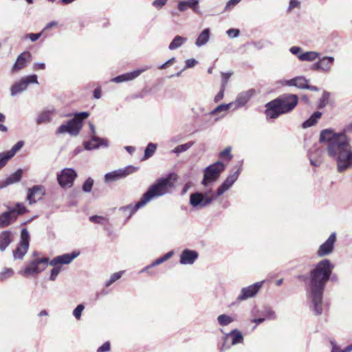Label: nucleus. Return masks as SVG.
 Here are the masks:
<instances>
[{
  "label": "nucleus",
  "mask_w": 352,
  "mask_h": 352,
  "mask_svg": "<svg viewBox=\"0 0 352 352\" xmlns=\"http://www.w3.org/2000/svg\"><path fill=\"white\" fill-rule=\"evenodd\" d=\"M347 133H352V122L340 133L325 129L320 133V142L327 143V153L336 162L338 173H343L352 166V149L349 138L346 135Z\"/></svg>",
  "instance_id": "f257e3e1"
},
{
  "label": "nucleus",
  "mask_w": 352,
  "mask_h": 352,
  "mask_svg": "<svg viewBox=\"0 0 352 352\" xmlns=\"http://www.w3.org/2000/svg\"><path fill=\"white\" fill-rule=\"evenodd\" d=\"M334 265L329 259L324 258L317 263L310 271L309 277L308 298L309 309L316 316L322 314L323 296L328 281H338V276L333 274Z\"/></svg>",
  "instance_id": "f03ea898"
},
{
  "label": "nucleus",
  "mask_w": 352,
  "mask_h": 352,
  "mask_svg": "<svg viewBox=\"0 0 352 352\" xmlns=\"http://www.w3.org/2000/svg\"><path fill=\"white\" fill-rule=\"evenodd\" d=\"M177 179V174L173 172L170 173L166 177H160L152 184L135 205L129 204L120 207L119 211L122 212V216L126 217L125 223L138 209L145 206L153 199L167 194L169 189L173 187V182Z\"/></svg>",
  "instance_id": "7ed1b4c3"
},
{
  "label": "nucleus",
  "mask_w": 352,
  "mask_h": 352,
  "mask_svg": "<svg viewBox=\"0 0 352 352\" xmlns=\"http://www.w3.org/2000/svg\"><path fill=\"white\" fill-rule=\"evenodd\" d=\"M80 255L79 251H73L70 253H65L53 258L51 261L48 257L37 258L32 260L23 270L19 273L23 276L38 274L45 270L50 264L54 266L51 270L49 279L54 281L60 272L61 267L58 265H67L71 263L76 257Z\"/></svg>",
  "instance_id": "20e7f679"
},
{
  "label": "nucleus",
  "mask_w": 352,
  "mask_h": 352,
  "mask_svg": "<svg viewBox=\"0 0 352 352\" xmlns=\"http://www.w3.org/2000/svg\"><path fill=\"white\" fill-rule=\"evenodd\" d=\"M298 103V97L296 94H283L271 100L265 104V114L267 118L276 119L282 114L292 111Z\"/></svg>",
  "instance_id": "39448f33"
},
{
  "label": "nucleus",
  "mask_w": 352,
  "mask_h": 352,
  "mask_svg": "<svg viewBox=\"0 0 352 352\" xmlns=\"http://www.w3.org/2000/svg\"><path fill=\"white\" fill-rule=\"evenodd\" d=\"M89 116L87 111L76 113L74 117L62 124L56 129V134L69 133L72 136H77L81 131L83 121Z\"/></svg>",
  "instance_id": "423d86ee"
},
{
  "label": "nucleus",
  "mask_w": 352,
  "mask_h": 352,
  "mask_svg": "<svg viewBox=\"0 0 352 352\" xmlns=\"http://www.w3.org/2000/svg\"><path fill=\"white\" fill-rule=\"evenodd\" d=\"M28 210L21 202H17L13 207H8V210L0 214V229L8 227L16 221L19 215L25 214Z\"/></svg>",
  "instance_id": "0eeeda50"
},
{
  "label": "nucleus",
  "mask_w": 352,
  "mask_h": 352,
  "mask_svg": "<svg viewBox=\"0 0 352 352\" xmlns=\"http://www.w3.org/2000/svg\"><path fill=\"white\" fill-rule=\"evenodd\" d=\"M218 196L213 193L212 190L207 192H195L190 194L189 204L195 209H202L210 205Z\"/></svg>",
  "instance_id": "6e6552de"
},
{
  "label": "nucleus",
  "mask_w": 352,
  "mask_h": 352,
  "mask_svg": "<svg viewBox=\"0 0 352 352\" xmlns=\"http://www.w3.org/2000/svg\"><path fill=\"white\" fill-rule=\"evenodd\" d=\"M225 168L226 165L221 161H217L206 167L204 170L201 184L206 187L210 184L216 182L225 170Z\"/></svg>",
  "instance_id": "1a4fd4ad"
},
{
  "label": "nucleus",
  "mask_w": 352,
  "mask_h": 352,
  "mask_svg": "<svg viewBox=\"0 0 352 352\" xmlns=\"http://www.w3.org/2000/svg\"><path fill=\"white\" fill-rule=\"evenodd\" d=\"M30 236L27 228L21 230L20 241L15 250L12 252L14 260H22L27 254L30 247Z\"/></svg>",
  "instance_id": "9d476101"
},
{
  "label": "nucleus",
  "mask_w": 352,
  "mask_h": 352,
  "mask_svg": "<svg viewBox=\"0 0 352 352\" xmlns=\"http://www.w3.org/2000/svg\"><path fill=\"white\" fill-rule=\"evenodd\" d=\"M77 172L72 168H65L57 173V182L61 188H71L73 186L76 177Z\"/></svg>",
  "instance_id": "9b49d317"
},
{
  "label": "nucleus",
  "mask_w": 352,
  "mask_h": 352,
  "mask_svg": "<svg viewBox=\"0 0 352 352\" xmlns=\"http://www.w3.org/2000/svg\"><path fill=\"white\" fill-rule=\"evenodd\" d=\"M30 84H38V76L36 74H31L21 78L18 82L14 83L11 88L10 92L12 96L24 91L27 89Z\"/></svg>",
  "instance_id": "f8f14e48"
},
{
  "label": "nucleus",
  "mask_w": 352,
  "mask_h": 352,
  "mask_svg": "<svg viewBox=\"0 0 352 352\" xmlns=\"http://www.w3.org/2000/svg\"><path fill=\"white\" fill-rule=\"evenodd\" d=\"M89 128L91 132V138L89 141L84 142L83 146L84 149L87 151H91L93 149H97L100 147H108L109 142L107 139L100 138L96 135V129L93 123H89Z\"/></svg>",
  "instance_id": "ddd939ff"
},
{
  "label": "nucleus",
  "mask_w": 352,
  "mask_h": 352,
  "mask_svg": "<svg viewBox=\"0 0 352 352\" xmlns=\"http://www.w3.org/2000/svg\"><path fill=\"white\" fill-rule=\"evenodd\" d=\"M138 168V167L129 165L123 168H119L118 170L107 173L104 175V182L106 183H109L125 178L128 175L136 172Z\"/></svg>",
  "instance_id": "4468645a"
},
{
  "label": "nucleus",
  "mask_w": 352,
  "mask_h": 352,
  "mask_svg": "<svg viewBox=\"0 0 352 352\" xmlns=\"http://www.w3.org/2000/svg\"><path fill=\"white\" fill-rule=\"evenodd\" d=\"M241 173V165L239 166L238 169L233 173L229 175L217 189L216 195L218 197L221 196L226 191L229 190L235 182L238 179L239 175Z\"/></svg>",
  "instance_id": "2eb2a0df"
},
{
  "label": "nucleus",
  "mask_w": 352,
  "mask_h": 352,
  "mask_svg": "<svg viewBox=\"0 0 352 352\" xmlns=\"http://www.w3.org/2000/svg\"><path fill=\"white\" fill-rule=\"evenodd\" d=\"M263 281L256 282L248 287H243L241 294L238 296L236 300L243 301L254 297L263 286Z\"/></svg>",
  "instance_id": "dca6fc26"
},
{
  "label": "nucleus",
  "mask_w": 352,
  "mask_h": 352,
  "mask_svg": "<svg viewBox=\"0 0 352 352\" xmlns=\"http://www.w3.org/2000/svg\"><path fill=\"white\" fill-rule=\"evenodd\" d=\"M256 95L254 89H250L247 91L240 92L234 101L232 102L233 110H236L244 107L250 99Z\"/></svg>",
  "instance_id": "f3484780"
},
{
  "label": "nucleus",
  "mask_w": 352,
  "mask_h": 352,
  "mask_svg": "<svg viewBox=\"0 0 352 352\" xmlns=\"http://www.w3.org/2000/svg\"><path fill=\"white\" fill-rule=\"evenodd\" d=\"M336 241V233L332 232L329 238L320 245L317 251V255L319 257H324L331 254L333 251Z\"/></svg>",
  "instance_id": "a211bd4d"
},
{
  "label": "nucleus",
  "mask_w": 352,
  "mask_h": 352,
  "mask_svg": "<svg viewBox=\"0 0 352 352\" xmlns=\"http://www.w3.org/2000/svg\"><path fill=\"white\" fill-rule=\"evenodd\" d=\"M334 60V57L333 56H325L319 58L318 60L311 66V69L317 72H328L331 70Z\"/></svg>",
  "instance_id": "6ab92c4d"
},
{
  "label": "nucleus",
  "mask_w": 352,
  "mask_h": 352,
  "mask_svg": "<svg viewBox=\"0 0 352 352\" xmlns=\"http://www.w3.org/2000/svg\"><path fill=\"white\" fill-rule=\"evenodd\" d=\"M45 195V188L42 185H34L28 190L27 201L30 204H35L41 200Z\"/></svg>",
  "instance_id": "aec40b11"
},
{
  "label": "nucleus",
  "mask_w": 352,
  "mask_h": 352,
  "mask_svg": "<svg viewBox=\"0 0 352 352\" xmlns=\"http://www.w3.org/2000/svg\"><path fill=\"white\" fill-rule=\"evenodd\" d=\"M309 80L303 76H296L289 80H283L280 81L282 85L289 87H295L300 89H305L307 87Z\"/></svg>",
  "instance_id": "412c9836"
},
{
  "label": "nucleus",
  "mask_w": 352,
  "mask_h": 352,
  "mask_svg": "<svg viewBox=\"0 0 352 352\" xmlns=\"http://www.w3.org/2000/svg\"><path fill=\"white\" fill-rule=\"evenodd\" d=\"M32 54L29 51L21 53L16 58L14 64L12 66V72H16L23 69L28 61L31 60Z\"/></svg>",
  "instance_id": "4be33fe9"
},
{
  "label": "nucleus",
  "mask_w": 352,
  "mask_h": 352,
  "mask_svg": "<svg viewBox=\"0 0 352 352\" xmlns=\"http://www.w3.org/2000/svg\"><path fill=\"white\" fill-rule=\"evenodd\" d=\"M199 254L197 251L185 249L180 254V263L182 265H192L197 259Z\"/></svg>",
  "instance_id": "5701e85b"
},
{
  "label": "nucleus",
  "mask_w": 352,
  "mask_h": 352,
  "mask_svg": "<svg viewBox=\"0 0 352 352\" xmlns=\"http://www.w3.org/2000/svg\"><path fill=\"white\" fill-rule=\"evenodd\" d=\"M322 153V150L316 147L309 151L308 157L312 166L318 167L322 164L323 162Z\"/></svg>",
  "instance_id": "b1692460"
},
{
  "label": "nucleus",
  "mask_w": 352,
  "mask_h": 352,
  "mask_svg": "<svg viewBox=\"0 0 352 352\" xmlns=\"http://www.w3.org/2000/svg\"><path fill=\"white\" fill-rule=\"evenodd\" d=\"M14 232L10 230L0 232V251L4 252L14 241Z\"/></svg>",
  "instance_id": "393cba45"
},
{
  "label": "nucleus",
  "mask_w": 352,
  "mask_h": 352,
  "mask_svg": "<svg viewBox=\"0 0 352 352\" xmlns=\"http://www.w3.org/2000/svg\"><path fill=\"white\" fill-rule=\"evenodd\" d=\"M144 72V69H137L131 72H127L123 74L118 75L111 79L112 82L116 83H120L123 82H126L129 80H132L139 76L142 72Z\"/></svg>",
  "instance_id": "a878e982"
},
{
  "label": "nucleus",
  "mask_w": 352,
  "mask_h": 352,
  "mask_svg": "<svg viewBox=\"0 0 352 352\" xmlns=\"http://www.w3.org/2000/svg\"><path fill=\"white\" fill-rule=\"evenodd\" d=\"M23 170L21 168L17 169L14 173L8 176L5 180L0 182V188H6V186L19 182L22 177Z\"/></svg>",
  "instance_id": "bb28decb"
},
{
  "label": "nucleus",
  "mask_w": 352,
  "mask_h": 352,
  "mask_svg": "<svg viewBox=\"0 0 352 352\" xmlns=\"http://www.w3.org/2000/svg\"><path fill=\"white\" fill-rule=\"evenodd\" d=\"M197 0H184L179 1L177 8L180 12H184L188 8H191L194 12H197L198 8Z\"/></svg>",
  "instance_id": "cd10ccee"
},
{
  "label": "nucleus",
  "mask_w": 352,
  "mask_h": 352,
  "mask_svg": "<svg viewBox=\"0 0 352 352\" xmlns=\"http://www.w3.org/2000/svg\"><path fill=\"white\" fill-rule=\"evenodd\" d=\"M322 115V112L318 111H315L308 119L302 123V128L307 129L314 126L318 122V120L321 118Z\"/></svg>",
  "instance_id": "c85d7f7f"
},
{
  "label": "nucleus",
  "mask_w": 352,
  "mask_h": 352,
  "mask_svg": "<svg viewBox=\"0 0 352 352\" xmlns=\"http://www.w3.org/2000/svg\"><path fill=\"white\" fill-rule=\"evenodd\" d=\"M210 30L209 28H205L198 36L195 41V45L197 47H201L206 45L210 39Z\"/></svg>",
  "instance_id": "c756f323"
},
{
  "label": "nucleus",
  "mask_w": 352,
  "mask_h": 352,
  "mask_svg": "<svg viewBox=\"0 0 352 352\" xmlns=\"http://www.w3.org/2000/svg\"><path fill=\"white\" fill-rule=\"evenodd\" d=\"M228 335H230V337L232 338L231 345H236L243 342V336L242 333L237 329L232 330L228 333Z\"/></svg>",
  "instance_id": "7c9ffc66"
},
{
  "label": "nucleus",
  "mask_w": 352,
  "mask_h": 352,
  "mask_svg": "<svg viewBox=\"0 0 352 352\" xmlns=\"http://www.w3.org/2000/svg\"><path fill=\"white\" fill-rule=\"evenodd\" d=\"M187 38L186 37H183L179 35H177L174 37L173 41L170 43L168 45V49L170 50H173L181 47L184 43H186Z\"/></svg>",
  "instance_id": "2f4dec72"
},
{
  "label": "nucleus",
  "mask_w": 352,
  "mask_h": 352,
  "mask_svg": "<svg viewBox=\"0 0 352 352\" xmlns=\"http://www.w3.org/2000/svg\"><path fill=\"white\" fill-rule=\"evenodd\" d=\"M320 56V53L309 51L303 52L298 56V59L301 61H314Z\"/></svg>",
  "instance_id": "473e14b6"
},
{
  "label": "nucleus",
  "mask_w": 352,
  "mask_h": 352,
  "mask_svg": "<svg viewBox=\"0 0 352 352\" xmlns=\"http://www.w3.org/2000/svg\"><path fill=\"white\" fill-rule=\"evenodd\" d=\"M51 119L50 112L49 111H43L38 115L36 119V122L38 125H40L50 122Z\"/></svg>",
  "instance_id": "72a5a7b5"
},
{
  "label": "nucleus",
  "mask_w": 352,
  "mask_h": 352,
  "mask_svg": "<svg viewBox=\"0 0 352 352\" xmlns=\"http://www.w3.org/2000/svg\"><path fill=\"white\" fill-rule=\"evenodd\" d=\"M157 149V144L153 142H150L147 144L146 147L144 149V157H142V160H146L148 158H150L151 156L153 155L155 151Z\"/></svg>",
  "instance_id": "f704fd0d"
},
{
  "label": "nucleus",
  "mask_w": 352,
  "mask_h": 352,
  "mask_svg": "<svg viewBox=\"0 0 352 352\" xmlns=\"http://www.w3.org/2000/svg\"><path fill=\"white\" fill-rule=\"evenodd\" d=\"M233 109V104H232V102L228 104H221L218 105L216 108H214L212 111H211L209 114L210 116H214L215 114H217L221 112H226L230 109Z\"/></svg>",
  "instance_id": "c9c22d12"
},
{
  "label": "nucleus",
  "mask_w": 352,
  "mask_h": 352,
  "mask_svg": "<svg viewBox=\"0 0 352 352\" xmlns=\"http://www.w3.org/2000/svg\"><path fill=\"white\" fill-rule=\"evenodd\" d=\"M24 142L20 140L17 142L10 151H4V153L10 158V160L14 156L16 153L19 151L23 146Z\"/></svg>",
  "instance_id": "e433bc0d"
},
{
  "label": "nucleus",
  "mask_w": 352,
  "mask_h": 352,
  "mask_svg": "<svg viewBox=\"0 0 352 352\" xmlns=\"http://www.w3.org/2000/svg\"><path fill=\"white\" fill-rule=\"evenodd\" d=\"M330 95L331 94L329 92L327 91H323L322 95L320 98L317 105L318 109H323L324 107H326L329 100Z\"/></svg>",
  "instance_id": "4c0bfd02"
},
{
  "label": "nucleus",
  "mask_w": 352,
  "mask_h": 352,
  "mask_svg": "<svg viewBox=\"0 0 352 352\" xmlns=\"http://www.w3.org/2000/svg\"><path fill=\"white\" fill-rule=\"evenodd\" d=\"M193 144V142H188L186 144L178 145L172 151V152L177 155H179L181 153L186 151L188 149L192 147Z\"/></svg>",
  "instance_id": "58836bf2"
},
{
  "label": "nucleus",
  "mask_w": 352,
  "mask_h": 352,
  "mask_svg": "<svg viewBox=\"0 0 352 352\" xmlns=\"http://www.w3.org/2000/svg\"><path fill=\"white\" fill-rule=\"evenodd\" d=\"M217 321L221 326H227L234 321L233 318L226 314H221L217 317Z\"/></svg>",
  "instance_id": "ea45409f"
},
{
  "label": "nucleus",
  "mask_w": 352,
  "mask_h": 352,
  "mask_svg": "<svg viewBox=\"0 0 352 352\" xmlns=\"http://www.w3.org/2000/svg\"><path fill=\"white\" fill-rule=\"evenodd\" d=\"M173 254H174L173 250L169 251L168 252L164 254L162 256L157 258L155 261L152 262V266H157V265H159L163 263L166 261L170 258Z\"/></svg>",
  "instance_id": "a19ab883"
},
{
  "label": "nucleus",
  "mask_w": 352,
  "mask_h": 352,
  "mask_svg": "<svg viewBox=\"0 0 352 352\" xmlns=\"http://www.w3.org/2000/svg\"><path fill=\"white\" fill-rule=\"evenodd\" d=\"M262 315L265 316V320H275L276 314L275 311L270 307H265L262 311Z\"/></svg>",
  "instance_id": "79ce46f5"
},
{
  "label": "nucleus",
  "mask_w": 352,
  "mask_h": 352,
  "mask_svg": "<svg viewBox=\"0 0 352 352\" xmlns=\"http://www.w3.org/2000/svg\"><path fill=\"white\" fill-rule=\"evenodd\" d=\"M123 273H124L123 271H120V272H116V273L111 274V276H110V278L105 282L104 285L107 287H109L113 283H115L116 280H119L122 277Z\"/></svg>",
  "instance_id": "37998d69"
},
{
  "label": "nucleus",
  "mask_w": 352,
  "mask_h": 352,
  "mask_svg": "<svg viewBox=\"0 0 352 352\" xmlns=\"http://www.w3.org/2000/svg\"><path fill=\"white\" fill-rule=\"evenodd\" d=\"M94 179L91 177H88L82 184V190L84 192H91L94 186Z\"/></svg>",
  "instance_id": "c03bdc74"
},
{
  "label": "nucleus",
  "mask_w": 352,
  "mask_h": 352,
  "mask_svg": "<svg viewBox=\"0 0 352 352\" xmlns=\"http://www.w3.org/2000/svg\"><path fill=\"white\" fill-rule=\"evenodd\" d=\"M14 274V270L12 268H4V270L0 272V281L3 282L8 278L12 276Z\"/></svg>",
  "instance_id": "a18cd8bd"
},
{
  "label": "nucleus",
  "mask_w": 352,
  "mask_h": 352,
  "mask_svg": "<svg viewBox=\"0 0 352 352\" xmlns=\"http://www.w3.org/2000/svg\"><path fill=\"white\" fill-rule=\"evenodd\" d=\"M85 309V305L83 304H79L73 311V316L77 320H80L82 316V312Z\"/></svg>",
  "instance_id": "49530a36"
},
{
  "label": "nucleus",
  "mask_w": 352,
  "mask_h": 352,
  "mask_svg": "<svg viewBox=\"0 0 352 352\" xmlns=\"http://www.w3.org/2000/svg\"><path fill=\"white\" fill-rule=\"evenodd\" d=\"M106 219L102 216L92 215L89 217V221L94 223L103 224Z\"/></svg>",
  "instance_id": "de8ad7c7"
},
{
  "label": "nucleus",
  "mask_w": 352,
  "mask_h": 352,
  "mask_svg": "<svg viewBox=\"0 0 352 352\" xmlns=\"http://www.w3.org/2000/svg\"><path fill=\"white\" fill-rule=\"evenodd\" d=\"M241 1V0H229L224 8L223 12H227L232 10Z\"/></svg>",
  "instance_id": "09e8293b"
},
{
  "label": "nucleus",
  "mask_w": 352,
  "mask_h": 352,
  "mask_svg": "<svg viewBox=\"0 0 352 352\" xmlns=\"http://www.w3.org/2000/svg\"><path fill=\"white\" fill-rule=\"evenodd\" d=\"M232 72H223L221 73V86L226 87L228 83V81L230 76H232Z\"/></svg>",
  "instance_id": "8fccbe9b"
},
{
  "label": "nucleus",
  "mask_w": 352,
  "mask_h": 352,
  "mask_svg": "<svg viewBox=\"0 0 352 352\" xmlns=\"http://www.w3.org/2000/svg\"><path fill=\"white\" fill-rule=\"evenodd\" d=\"M231 148L227 147L223 151L220 152L219 157L221 158L227 157L229 160L232 158V155L230 154Z\"/></svg>",
  "instance_id": "3c124183"
},
{
  "label": "nucleus",
  "mask_w": 352,
  "mask_h": 352,
  "mask_svg": "<svg viewBox=\"0 0 352 352\" xmlns=\"http://www.w3.org/2000/svg\"><path fill=\"white\" fill-rule=\"evenodd\" d=\"M111 349V344L109 341L103 343L98 349L97 352H108Z\"/></svg>",
  "instance_id": "603ef678"
},
{
  "label": "nucleus",
  "mask_w": 352,
  "mask_h": 352,
  "mask_svg": "<svg viewBox=\"0 0 352 352\" xmlns=\"http://www.w3.org/2000/svg\"><path fill=\"white\" fill-rule=\"evenodd\" d=\"M226 33L230 38H234L239 35L240 30L236 28H230L227 30Z\"/></svg>",
  "instance_id": "864d4df0"
},
{
  "label": "nucleus",
  "mask_w": 352,
  "mask_h": 352,
  "mask_svg": "<svg viewBox=\"0 0 352 352\" xmlns=\"http://www.w3.org/2000/svg\"><path fill=\"white\" fill-rule=\"evenodd\" d=\"M42 33L43 31L39 33H29L25 35V38H29L31 41L34 42L41 36Z\"/></svg>",
  "instance_id": "5fc2aeb1"
},
{
  "label": "nucleus",
  "mask_w": 352,
  "mask_h": 352,
  "mask_svg": "<svg viewBox=\"0 0 352 352\" xmlns=\"http://www.w3.org/2000/svg\"><path fill=\"white\" fill-rule=\"evenodd\" d=\"M9 160L4 152L0 153V170L6 166Z\"/></svg>",
  "instance_id": "6e6d98bb"
},
{
  "label": "nucleus",
  "mask_w": 352,
  "mask_h": 352,
  "mask_svg": "<svg viewBox=\"0 0 352 352\" xmlns=\"http://www.w3.org/2000/svg\"><path fill=\"white\" fill-rule=\"evenodd\" d=\"M225 89H226V87H223L222 86L221 87V89H220L219 91L214 96V102L217 103V102H219L221 100H222L223 98Z\"/></svg>",
  "instance_id": "4d7b16f0"
},
{
  "label": "nucleus",
  "mask_w": 352,
  "mask_h": 352,
  "mask_svg": "<svg viewBox=\"0 0 352 352\" xmlns=\"http://www.w3.org/2000/svg\"><path fill=\"white\" fill-rule=\"evenodd\" d=\"M300 1L298 0H290L289 4L287 8V12H291L294 8H298L300 6Z\"/></svg>",
  "instance_id": "13d9d810"
},
{
  "label": "nucleus",
  "mask_w": 352,
  "mask_h": 352,
  "mask_svg": "<svg viewBox=\"0 0 352 352\" xmlns=\"http://www.w3.org/2000/svg\"><path fill=\"white\" fill-rule=\"evenodd\" d=\"M289 52L294 54V55H296L298 58V56L300 54H302V50L300 47H298V46H293V47H291L289 48Z\"/></svg>",
  "instance_id": "bf43d9fd"
},
{
  "label": "nucleus",
  "mask_w": 352,
  "mask_h": 352,
  "mask_svg": "<svg viewBox=\"0 0 352 352\" xmlns=\"http://www.w3.org/2000/svg\"><path fill=\"white\" fill-rule=\"evenodd\" d=\"M185 63L186 65L184 69L193 67L197 63V61L195 58H189L185 61Z\"/></svg>",
  "instance_id": "052dcab7"
},
{
  "label": "nucleus",
  "mask_w": 352,
  "mask_h": 352,
  "mask_svg": "<svg viewBox=\"0 0 352 352\" xmlns=\"http://www.w3.org/2000/svg\"><path fill=\"white\" fill-rule=\"evenodd\" d=\"M175 61V57H173L170 59H168L167 61H166L165 63H164L162 65H161L160 67H159V69H166L167 67L173 65Z\"/></svg>",
  "instance_id": "680f3d73"
},
{
  "label": "nucleus",
  "mask_w": 352,
  "mask_h": 352,
  "mask_svg": "<svg viewBox=\"0 0 352 352\" xmlns=\"http://www.w3.org/2000/svg\"><path fill=\"white\" fill-rule=\"evenodd\" d=\"M167 2V0H155L153 2V6L157 8H162Z\"/></svg>",
  "instance_id": "e2e57ef3"
},
{
  "label": "nucleus",
  "mask_w": 352,
  "mask_h": 352,
  "mask_svg": "<svg viewBox=\"0 0 352 352\" xmlns=\"http://www.w3.org/2000/svg\"><path fill=\"white\" fill-rule=\"evenodd\" d=\"M45 69V64L44 63H35L33 65V69L35 71L44 70Z\"/></svg>",
  "instance_id": "0e129e2a"
},
{
  "label": "nucleus",
  "mask_w": 352,
  "mask_h": 352,
  "mask_svg": "<svg viewBox=\"0 0 352 352\" xmlns=\"http://www.w3.org/2000/svg\"><path fill=\"white\" fill-rule=\"evenodd\" d=\"M93 96L95 99H100L102 96L101 94V87H98L96 88L93 92Z\"/></svg>",
  "instance_id": "69168bd1"
},
{
  "label": "nucleus",
  "mask_w": 352,
  "mask_h": 352,
  "mask_svg": "<svg viewBox=\"0 0 352 352\" xmlns=\"http://www.w3.org/2000/svg\"><path fill=\"white\" fill-rule=\"evenodd\" d=\"M154 266H152V263L150 264V265H146V267H144L143 269H142L140 272V273H143V272H146L148 273L149 275H154L155 274L152 272H150L149 271V269L153 267Z\"/></svg>",
  "instance_id": "338daca9"
},
{
  "label": "nucleus",
  "mask_w": 352,
  "mask_h": 352,
  "mask_svg": "<svg viewBox=\"0 0 352 352\" xmlns=\"http://www.w3.org/2000/svg\"><path fill=\"white\" fill-rule=\"evenodd\" d=\"M190 187H191L190 182L186 183L182 188V195H185Z\"/></svg>",
  "instance_id": "774afa93"
}]
</instances>
